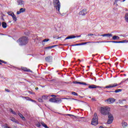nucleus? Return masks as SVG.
<instances>
[{
    "instance_id": "f257e3e1",
    "label": "nucleus",
    "mask_w": 128,
    "mask_h": 128,
    "mask_svg": "<svg viewBox=\"0 0 128 128\" xmlns=\"http://www.w3.org/2000/svg\"><path fill=\"white\" fill-rule=\"evenodd\" d=\"M100 112L103 116H108L109 114H110V108L108 106L101 107Z\"/></svg>"
},
{
    "instance_id": "f03ea898",
    "label": "nucleus",
    "mask_w": 128,
    "mask_h": 128,
    "mask_svg": "<svg viewBox=\"0 0 128 128\" xmlns=\"http://www.w3.org/2000/svg\"><path fill=\"white\" fill-rule=\"evenodd\" d=\"M17 42H19L20 46H26L28 42V38L26 36H22L19 38Z\"/></svg>"
},
{
    "instance_id": "7ed1b4c3",
    "label": "nucleus",
    "mask_w": 128,
    "mask_h": 128,
    "mask_svg": "<svg viewBox=\"0 0 128 128\" xmlns=\"http://www.w3.org/2000/svg\"><path fill=\"white\" fill-rule=\"evenodd\" d=\"M53 4L56 10L60 12V2L59 0H54Z\"/></svg>"
},
{
    "instance_id": "20e7f679",
    "label": "nucleus",
    "mask_w": 128,
    "mask_h": 128,
    "mask_svg": "<svg viewBox=\"0 0 128 128\" xmlns=\"http://www.w3.org/2000/svg\"><path fill=\"white\" fill-rule=\"evenodd\" d=\"M98 124V114L96 113L94 114V116L91 122V124L92 126H96Z\"/></svg>"
},
{
    "instance_id": "39448f33",
    "label": "nucleus",
    "mask_w": 128,
    "mask_h": 128,
    "mask_svg": "<svg viewBox=\"0 0 128 128\" xmlns=\"http://www.w3.org/2000/svg\"><path fill=\"white\" fill-rule=\"evenodd\" d=\"M124 82H121L119 84H118L116 83H114V84H109L108 86H106L104 87L105 88H116V86H120V84H122Z\"/></svg>"
},
{
    "instance_id": "423d86ee",
    "label": "nucleus",
    "mask_w": 128,
    "mask_h": 128,
    "mask_svg": "<svg viewBox=\"0 0 128 128\" xmlns=\"http://www.w3.org/2000/svg\"><path fill=\"white\" fill-rule=\"evenodd\" d=\"M108 118L107 124H112V122H114V116L112 114H109L108 115Z\"/></svg>"
},
{
    "instance_id": "0eeeda50",
    "label": "nucleus",
    "mask_w": 128,
    "mask_h": 128,
    "mask_svg": "<svg viewBox=\"0 0 128 128\" xmlns=\"http://www.w3.org/2000/svg\"><path fill=\"white\" fill-rule=\"evenodd\" d=\"M106 102L110 104H114L116 102V99L114 98H109L105 100Z\"/></svg>"
},
{
    "instance_id": "6e6552de",
    "label": "nucleus",
    "mask_w": 128,
    "mask_h": 128,
    "mask_svg": "<svg viewBox=\"0 0 128 128\" xmlns=\"http://www.w3.org/2000/svg\"><path fill=\"white\" fill-rule=\"evenodd\" d=\"M49 102H62V100H58V98H50L49 100Z\"/></svg>"
},
{
    "instance_id": "1a4fd4ad",
    "label": "nucleus",
    "mask_w": 128,
    "mask_h": 128,
    "mask_svg": "<svg viewBox=\"0 0 128 128\" xmlns=\"http://www.w3.org/2000/svg\"><path fill=\"white\" fill-rule=\"evenodd\" d=\"M88 14L86 9H84L79 12V16H84Z\"/></svg>"
},
{
    "instance_id": "9d476101",
    "label": "nucleus",
    "mask_w": 128,
    "mask_h": 128,
    "mask_svg": "<svg viewBox=\"0 0 128 128\" xmlns=\"http://www.w3.org/2000/svg\"><path fill=\"white\" fill-rule=\"evenodd\" d=\"M90 42H85L80 43L78 44H72L71 46H84V44H90Z\"/></svg>"
},
{
    "instance_id": "9b49d317",
    "label": "nucleus",
    "mask_w": 128,
    "mask_h": 128,
    "mask_svg": "<svg viewBox=\"0 0 128 128\" xmlns=\"http://www.w3.org/2000/svg\"><path fill=\"white\" fill-rule=\"evenodd\" d=\"M52 57L51 56H48L45 58V60L47 62H52Z\"/></svg>"
},
{
    "instance_id": "f8f14e48",
    "label": "nucleus",
    "mask_w": 128,
    "mask_h": 128,
    "mask_svg": "<svg viewBox=\"0 0 128 128\" xmlns=\"http://www.w3.org/2000/svg\"><path fill=\"white\" fill-rule=\"evenodd\" d=\"M73 84H83L84 86H88V84H87L86 83L84 82H78L77 81H74L73 82Z\"/></svg>"
},
{
    "instance_id": "ddd939ff",
    "label": "nucleus",
    "mask_w": 128,
    "mask_h": 128,
    "mask_svg": "<svg viewBox=\"0 0 128 128\" xmlns=\"http://www.w3.org/2000/svg\"><path fill=\"white\" fill-rule=\"evenodd\" d=\"M88 88H102V87L100 86H97L94 84H92L90 86H88Z\"/></svg>"
},
{
    "instance_id": "4468645a",
    "label": "nucleus",
    "mask_w": 128,
    "mask_h": 128,
    "mask_svg": "<svg viewBox=\"0 0 128 128\" xmlns=\"http://www.w3.org/2000/svg\"><path fill=\"white\" fill-rule=\"evenodd\" d=\"M26 12V8H20L19 11H18L16 12V14H22V12Z\"/></svg>"
},
{
    "instance_id": "2eb2a0df",
    "label": "nucleus",
    "mask_w": 128,
    "mask_h": 128,
    "mask_svg": "<svg viewBox=\"0 0 128 128\" xmlns=\"http://www.w3.org/2000/svg\"><path fill=\"white\" fill-rule=\"evenodd\" d=\"M17 2L18 6H24V2L22 0H17Z\"/></svg>"
},
{
    "instance_id": "dca6fc26",
    "label": "nucleus",
    "mask_w": 128,
    "mask_h": 128,
    "mask_svg": "<svg viewBox=\"0 0 128 128\" xmlns=\"http://www.w3.org/2000/svg\"><path fill=\"white\" fill-rule=\"evenodd\" d=\"M107 42H112L113 44H122L124 42L122 41H108Z\"/></svg>"
},
{
    "instance_id": "f3484780",
    "label": "nucleus",
    "mask_w": 128,
    "mask_h": 128,
    "mask_svg": "<svg viewBox=\"0 0 128 128\" xmlns=\"http://www.w3.org/2000/svg\"><path fill=\"white\" fill-rule=\"evenodd\" d=\"M56 46H58V45H54L52 46L46 47L45 50H52V48H56Z\"/></svg>"
},
{
    "instance_id": "a211bd4d",
    "label": "nucleus",
    "mask_w": 128,
    "mask_h": 128,
    "mask_svg": "<svg viewBox=\"0 0 128 128\" xmlns=\"http://www.w3.org/2000/svg\"><path fill=\"white\" fill-rule=\"evenodd\" d=\"M21 70H24V72H30V69H28L26 67H21Z\"/></svg>"
},
{
    "instance_id": "6ab92c4d",
    "label": "nucleus",
    "mask_w": 128,
    "mask_h": 128,
    "mask_svg": "<svg viewBox=\"0 0 128 128\" xmlns=\"http://www.w3.org/2000/svg\"><path fill=\"white\" fill-rule=\"evenodd\" d=\"M100 36H112V34H100Z\"/></svg>"
},
{
    "instance_id": "aec40b11",
    "label": "nucleus",
    "mask_w": 128,
    "mask_h": 128,
    "mask_svg": "<svg viewBox=\"0 0 128 128\" xmlns=\"http://www.w3.org/2000/svg\"><path fill=\"white\" fill-rule=\"evenodd\" d=\"M72 38H76V36H68L65 38V40H70Z\"/></svg>"
},
{
    "instance_id": "412c9836",
    "label": "nucleus",
    "mask_w": 128,
    "mask_h": 128,
    "mask_svg": "<svg viewBox=\"0 0 128 128\" xmlns=\"http://www.w3.org/2000/svg\"><path fill=\"white\" fill-rule=\"evenodd\" d=\"M122 126L124 128H126V126H128V123H126L125 122H122Z\"/></svg>"
},
{
    "instance_id": "4be33fe9",
    "label": "nucleus",
    "mask_w": 128,
    "mask_h": 128,
    "mask_svg": "<svg viewBox=\"0 0 128 128\" xmlns=\"http://www.w3.org/2000/svg\"><path fill=\"white\" fill-rule=\"evenodd\" d=\"M2 28H6V26H7L6 22H2Z\"/></svg>"
},
{
    "instance_id": "5701e85b",
    "label": "nucleus",
    "mask_w": 128,
    "mask_h": 128,
    "mask_svg": "<svg viewBox=\"0 0 128 128\" xmlns=\"http://www.w3.org/2000/svg\"><path fill=\"white\" fill-rule=\"evenodd\" d=\"M18 114L19 116H20V118H22V120H26V118H24V116L22 114L18 113Z\"/></svg>"
},
{
    "instance_id": "b1692460",
    "label": "nucleus",
    "mask_w": 128,
    "mask_h": 128,
    "mask_svg": "<svg viewBox=\"0 0 128 128\" xmlns=\"http://www.w3.org/2000/svg\"><path fill=\"white\" fill-rule=\"evenodd\" d=\"M10 120L14 122H16V124H18V121L16 120V118L14 117L11 118Z\"/></svg>"
},
{
    "instance_id": "393cba45",
    "label": "nucleus",
    "mask_w": 128,
    "mask_h": 128,
    "mask_svg": "<svg viewBox=\"0 0 128 128\" xmlns=\"http://www.w3.org/2000/svg\"><path fill=\"white\" fill-rule=\"evenodd\" d=\"M42 126H44V128H48V126L46 124H44V122H40Z\"/></svg>"
},
{
    "instance_id": "a878e982",
    "label": "nucleus",
    "mask_w": 128,
    "mask_h": 128,
    "mask_svg": "<svg viewBox=\"0 0 128 128\" xmlns=\"http://www.w3.org/2000/svg\"><path fill=\"white\" fill-rule=\"evenodd\" d=\"M125 20L126 22H128V12L126 13L125 14Z\"/></svg>"
},
{
    "instance_id": "bb28decb",
    "label": "nucleus",
    "mask_w": 128,
    "mask_h": 128,
    "mask_svg": "<svg viewBox=\"0 0 128 128\" xmlns=\"http://www.w3.org/2000/svg\"><path fill=\"white\" fill-rule=\"evenodd\" d=\"M112 40H120V37L118 36H114L112 37Z\"/></svg>"
},
{
    "instance_id": "cd10ccee",
    "label": "nucleus",
    "mask_w": 128,
    "mask_h": 128,
    "mask_svg": "<svg viewBox=\"0 0 128 128\" xmlns=\"http://www.w3.org/2000/svg\"><path fill=\"white\" fill-rule=\"evenodd\" d=\"M12 18L14 22H16V20H18V19L16 18V16L14 14L12 16Z\"/></svg>"
},
{
    "instance_id": "c85d7f7f",
    "label": "nucleus",
    "mask_w": 128,
    "mask_h": 128,
    "mask_svg": "<svg viewBox=\"0 0 128 128\" xmlns=\"http://www.w3.org/2000/svg\"><path fill=\"white\" fill-rule=\"evenodd\" d=\"M48 95L42 96V98H43V100H48Z\"/></svg>"
},
{
    "instance_id": "c756f323",
    "label": "nucleus",
    "mask_w": 128,
    "mask_h": 128,
    "mask_svg": "<svg viewBox=\"0 0 128 128\" xmlns=\"http://www.w3.org/2000/svg\"><path fill=\"white\" fill-rule=\"evenodd\" d=\"M2 64H7V62H5V61H4V60H0V65H2Z\"/></svg>"
},
{
    "instance_id": "7c9ffc66",
    "label": "nucleus",
    "mask_w": 128,
    "mask_h": 128,
    "mask_svg": "<svg viewBox=\"0 0 128 128\" xmlns=\"http://www.w3.org/2000/svg\"><path fill=\"white\" fill-rule=\"evenodd\" d=\"M10 111L11 112H12V114H14L15 116H16V113L14 111L12 110V109L10 108Z\"/></svg>"
},
{
    "instance_id": "2f4dec72",
    "label": "nucleus",
    "mask_w": 128,
    "mask_h": 128,
    "mask_svg": "<svg viewBox=\"0 0 128 128\" xmlns=\"http://www.w3.org/2000/svg\"><path fill=\"white\" fill-rule=\"evenodd\" d=\"M66 116H74V118H76V116L73 114H65Z\"/></svg>"
},
{
    "instance_id": "473e14b6",
    "label": "nucleus",
    "mask_w": 128,
    "mask_h": 128,
    "mask_svg": "<svg viewBox=\"0 0 128 128\" xmlns=\"http://www.w3.org/2000/svg\"><path fill=\"white\" fill-rule=\"evenodd\" d=\"M122 89H118V90H116L115 91H114V92L118 93V92H122Z\"/></svg>"
},
{
    "instance_id": "72a5a7b5",
    "label": "nucleus",
    "mask_w": 128,
    "mask_h": 128,
    "mask_svg": "<svg viewBox=\"0 0 128 128\" xmlns=\"http://www.w3.org/2000/svg\"><path fill=\"white\" fill-rule=\"evenodd\" d=\"M8 14L12 17V16L14 14L12 12H8Z\"/></svg>"
},
{
    "instance_id": "f704fd0d",
    "label": "nucleus",
    "mask_w": 128,
    "mask_h": 128,
    "mask_svg": "<svg viewBox=\"0 0 128 128\" xmlns=\"http://www.w3.org/2000/svg\"><path fill=\"white\" fill-rule=\"evenodd\" d=\"M38 102H44V100H42V98H38Z\"/></svg>"
},
{
    "instance_id": "c9c22d12",
    "label": "nucleus",
    "mask_w": 128,
    "mask_h": 128,
    "mask_svg": "<svg viewBox=\"0 0 128 128\" xmlns=\"http://www.w3.org/2000/svg\"><path fill=\"white\" fill-rule=\"evenodd\" d=\"M36 126H37V128H40V122H38L36 124Z\"/></svg>"
},
{
    "instance_id": "e433bc0d",
    "label": "nucleus",
    "mask_w": 128,
    "mask_h": 128,
    "mask_svg": "<svg viewBox=\"0 0 128 128\" xmlns=\"http://www.w3.org/2000/svg\"><path fill=\"white\" fill-rule=\"evenodd\" d=\"M48 40H50V39L46 38L42 40V42H48Z\"/></svg>"
},
{
    "instance_id": "4c0bfd02",
    "label": "nucleus",
    "mask_w": 128,
    "mask_h": 128,
    "mask_svg": "<svg viewBox=\"0 0 128 128\" xmlns=\"http://www.w3.org/2000/svg\"><path fill=\"white\" fill-rule=\"evenodd\" d=\"M72 94H73V96H78V93L76 92H72Z\"/></svg>"
},
{
    "instance_id": "58836bf2",
    "label": "nucleus",
    "mask_w": 128,
    "mask_h": 128,
    "mask_svg": "<svg viewBox=\"0 0 128 128\" xmlns=\"http://www.w3.org/2000/svg\"><path fill=\"white\" fill-rule=\"evenodd\" d=\"M124 102H126V100H122L120 102V104H123Z\"/></svg>"
},
{
    "instance_id": "ea45409f",
    "label": "nucleus",
    "mask_w": 128,
    "mask_h": 128,
    "mask_svg": "<svg viewBox=\"0 0 128 128\" xmlns=\"http://www.w3.org/2000/svg\"><path fill=\"white\" fill-rule=\"evenodd\" d=\"M96 36V34H88V36Z\"/></svg>"
},
{
    "instance_id": "a19ab883",
    "label": "nucleus",
    "mask_w": 128,
    "mask_h": 128,
    "mask_svg": "<svg viewBox=\"0 0 128 128\" xmlns=\"http://www.w3.org/2000/svg\"><path fill=\"white\" fill-rule=\"evenodd\" d=\"M5 90H6V92H10V90L8 89V88H6Z\"/></svg>"
},
{
    "instance_id": "79ce46f5",
    "label": "nucleus",
    "mask_w": 128,
    "mask_h": 128,
    "mask_svg": "<svg viewBox=\"0 0 128 128\" xmlns=\"http://www.w3.org/2000/svg\"><path fill=\"white\" fill-rule=\"evenodd\" d=\"M51 96H52V98H56V95H52Z\"/></svg>"
},
{
    "instance_id": "37998d69",
    "label": "nucleus",
    "mask_w": 128,
    "mask_h": 128,
    "mask_svg": "<svg viewBox=\"0 0 128 128\" xmlns=\"http://www.w3.org/2000/svg\"><path fill=\"white\" fill-rule=\"evenodd\" d=\"M31 102H36V100L30 99Z\"/></svg>"
},
{
    "instance_id": "c03bdc74",
    "label": "nucleus",
    "mask_w": 128,
    "mask_h": 128,
    "mask_svg": "<svg viewBox=\"0 0 128 128\" xmlns=\"http://www.w3.org/2000/svg\"><path fill=\"white\" fill-rule=\"evenodd\" d=\"M31 94H34V92H30Z\"/></svg>"
},
{
    "instance_id": "a18cd8bd",
    "label": "nucleus",
    "mask_w": 128,
    "mask_h": 128,
    "mask_svg": "<svg viewBox=\"0 0 128 128\" xmlns=\"http://www.w3.org/2000/svg\"><path fill=\"white\" fill-rule=\"evenodd\" d=\"M35 90H38V88L36 87V88H35Z\"/></svg>"
},
{
    "instance_id": "49530a36",
    "label": "nucleus",
    "mask_w": 128,
    "mask_h": 128,
    "mask_svg": "<svg viewBox=\"0 0 128 128\" xmlns=\"http://www.w3.org/2000/svg\"><path fill=\"white\" fill-rule=\"evenodd\" d=\"M93 42L94 44L98 42H98Z\"/></svg>"
},
{
    "instance_id": "de8ad7c7",
    "label": "nucleus",
    "mask_w": 128,
    "mask_h": 128,
    "mask_svg": "<svg viewBox=\"0 0 128 128\" xmlns=\"http://www.w3.org/2000/svg\"><path fill=\"white\" fill-rule=\"evenodd\" d=\"M5 128H10L8 127V126H5Z\"/></svg>"
},
{
    "instance_id": "09e8293b",
    "label": "nucleus",
    "mask_w": 128,
    "mask_h": 128,
    "mask_svg": "<svg viewBox=\"0 0 128 128\" xmlns=\"http://www.w3.org/2000/svg\"><path fill=\"white\" fill-rule=\"evenodd\" d=\"M109 92H114V91H110Z\"/></svg>"
},
{
    "instance_id": "8fccbe9b",
    "label": "nucleus",
    "mask_w": 128,
    "mask_h": 128,
    "mask_svg": "<svg viewBox=\"0 0 128 128\" xmlns=\"http://www.w3.org/2000/svg\"><path fill=\"white\" fill-rule=\"evenodd\" d=\"M66 100H70V98H65Z\"/></svg>"
},
{
    "instance_id": "3c124183",
    "label": "nucleus",
    "mask_w": 128,
    "mask_h": 128,
    "mask_svg": "<svg viewBox=\"0 0 128 128\" xmlns=\"http://www.w3.org/2000/svg\"><path fill=\"white\" fill-rule=\"evenodd\" d=\"M99 128H104L102 126H100Z\"/></svg>"
},
{
    "instance_id": "603ef678",
    "label": "nucleus",
    "mask_w": 128,
    "mask_h": 128,
    "mask_svg": "<svg viewBox=\"0 0 128 128\" xmlns=\"http://www.w3.org/2000/svg\"><path fill=\"white\" fill-rule=\"evenodd\" d=\"M0 26H2V22L0 21Z\"/></svg>"
},
{
    "instance_id": "864d4df0",
    "label": "nucleus",
    "mask_w": 128,
    "mask_h": 128,
    "mask_svg": "<svg viewBox=\"0 0 128 128\" xmlns=\"http://www.w3.org/2000/svg\"><path fill=\"white\" fill-rule=\"evenodd\" d=\"M98 36H100V34H99L98 35Z\"/></svg>"
},
{
    "instance_id": "5fc2aeb1",
    "label": "nucleus",
    "mask_w": 128,
    "mask_h": 128,
    "mask_svg": "<svg viewBox=\"0 0 128 128\" xmlns=\"http://www.w3.org/2000/svg\"><path fill=\"white\" fill-rule=\"evenodd\" d=\"M78 60L80 62H81V61H80V59H78Z\"/></svg>"
},
{
    "instance_id": "6e6d98bb",
    "label": "nucleus",
    "mask_w": 128,
    "mask_h": 128,
    "mask_svg": "<svg viewBox=\"0 0 128 128\" xmlns=\"http://www.w3.org/2000/svg\"><path fill=\"white\" fill-rule=\"evenodd\" d=\"M106 92H110V91H106Z\"/></svg>"
},
{
    "instance_id": "4d7b16f0",
    "label": "nucleus",
    "mask_w": 128,
    "mask_h": 128,
    "mask_svg": "<svg viewBox=\"0 0 128 128\" xmlns=\"http://www.w3.org/2000/svg\"><path fill=\"white\" fill-rule=\"evenodd\" d=\"M124 76H126V74H124Z\"/></svg>"
},
{
    "instance_id": "13d9d810",
    "label": "nucleus",
    "mask_w": 128,
    "mask_h": 128,
    "mask_svg": "<svg viewBox=\"0 0 128 128\" xmlns=\"http://www.w3.org/2000/svg\"><path fill=\"white\" fill-rule=\"evenodd\" d=\"M121 72H124V71H121Z\"/></svg>"
},
{
    "instance_id": "bf43d9fd",
    "label": "nucleus",
    "mask_w": 128,
    "mask_h": 128,
    "mask_svg": "<svg viewBox=\"0 0 128 128\" xmlns=\"http://www.w3.org/2000/svg\"><path fill=\"white\" fill-rule=\"evenodd\" d=\"M126 0H123V2H124Z\"/></svg>"
},
{
    "instance_id": "052dcab7",
    "label": "nucleus",
    "mask_w": 128,
    "mask_h": 128,
    "mask_svg": "<svg viewBox=\"0 0 128 128\" xmlns=\"http://www.w3.org/2000/svg\"><path fill=\"white\" fill-rule=\"evenodd\" d=\"M96 36H96V35H95Z\"/></svg>"
},
{
    "instance_id": "680f3d73",
    "label": "nucleus",
    "mask_w": 128,
    "mask_h": 128,
    "mask_svg": "<svg viewBox=\"0 0 128 128\" xmlns=\"http://www.w3.org/2000/svg\"><path fill=\"white\" fill-rule=\"evenodd\" d=\"M88 68H90V66H88Z\"/></svg>"
},
{
    "instance_id": "e2e57ef3",
    "label": "nucleus",
    "mask_w": 128,
    "mask_h": 128,
    "mask_svg": "<svg viewBox=\"0 0 128 128\" xmlns=\"http://www.w3.org/2000/svg\"><path fill=\"white\" fill-rule=\"evenodd\" d=\"M124 82H126V80H125Z\"/></svg>"
},
{
    "instance_id": "0e129e2a",
    "label": "nucleus",
    "mask_w": 128,
    "mask_h": 128,
    "mask_svg": "<svg viewBox=\"0 0 128 128\" xmlns=\"http://www.w3.org/2000/svg\"><path fill=\"white\" fill-rule=\"evenodd\" d=\"M28 98H28V97H27Z\"/></svg>"
}]
</instances>
